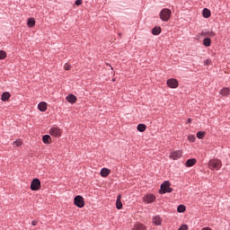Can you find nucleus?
<instances>
[{
	"mask_svg": "<svg viewBox=\"0 0 230 230\" xmlns=\"http://www.w3.org/2000/svg\"><path fill=\"white\" fill-rule=\"evenodd\" d=\"M203 46H205V48H209V46H211V39L205 38L203 40Z\"/></svg>",
	"mask_w": 230,
	"mask_h": 230,
	"instance_id": "19",
	"label": "nucleus"
},
{
	"mask_svg": "<svg viewBox=\"0 0 230 230\" xmlns=\"http://www.w3.org/2000/svg\"><path fill=\"white\" fill-rule=\"evenodd\" d=\"M6 58V52L4 50H0V60H4Z\"/></svg>",
	"mask_w": 230,
	"mask_h": 230,
	"instance_id": "25",
	"label": "nucleus"
},
{
	"mask_svg": "<svg viewBox=\"0 0 230 230\" xmlns=\"http://www.w3.org/2000/svg\"><path fill=\"white\" fill-rule=\"evenodd\" d=\"M116 202H121V195L118 196Z\"/></svg>",
	"mask_w": 230,
	"mask_h": 230,
	"instance_id": "36",
	"label": "nucleus"
},
{
	"mask_svg": "<svg viewBox=\"0 0 230 230\" xmlns=\"http://www.w3.org/2000/svg\"><path fill=\"white\" fill-rule=\"evenodd\" d=\"M201 230H211L209 227H204Z\"/></svg>",
	"mask_w": 230,
	"mask_h": 230,
	"instance_id": "38",
	"label": "nucleus"
},
{
	"mask_svg": "<svg viewBox=\"0 0 230 230\" xmlns=\"http://www.w3.org/2000/svg\"><path fill=\"white\" fill-rule=\"evenodd\" d=\"M208 167L210 170H220L222 168V161L218 159H213L208 162Z\"/></svg>",
	"mask_w": 230,
	"mask_h": 230,
	"instance_id": "2",
	"label": "nucleus"
},
{
	"mask_svg": "<svg viewBox=\"0 0 230 230\" xmlns=\"http://www.w3.org/2000/svg\"><path fill=\"white\" fill-rule=\"evenodd\" d=\"M167 85L171 89H177V87H179V81H177V79L171 78L167 80Z\"/></svg>",
	"mask_w": 230,
	"mask_h": 230,
	"instance_id": "6",
	"label": "nucleus"
},
{
	"mask_svg": "<svg viewBox=\"0 0 230 230\" xmlns=\"http://www.w3.org/2000/svg\"><path fill=\"white\" fill-rule=\"evenodd\" d=\"M204 64H205V66H209V64H211V60L207 59L204 61Z\"/></svg>",
	"mask_w": 230,
	"mask_h": 230,
	"instance_id": "34",
	"label": "nucleus"
},
{
	"mask_svg": "<svg viewBox=\"0 0 230 230\" xmlns=\"http://www.w3.org/2000/svg\"><path fill=\"white\" fill-rule=\"evenodd\" d=\"M66 101L68 102V103H75L76 96H75L74 94H70V95L66 96Z\"/></svg>",
	"mask_w": 230,
	"mask_h": 230,
	"instance_id": "13",
	"label": "nucleus"
},
{
	"mask_svg": "<svg viewBox=\"0 0 230 230\" xmlns=\"http://www.w3.org/2000/svg\"><path fill=\"white\" fill-rule=\"evenodd\" d=\"M221 96H229L230 94V90L228 87H225L220 91Z\"/></svg>",
	"mask_w": 230,
	"mask_h": 230,
	"instance_id": "17",
	"label": "nucleus"
},
{
	"mask_svg": "<svg viewBox=\"0 0 230 230\" xmlns=\"http://www.w3.org/2000/svg\"><path fill=\"white\" fill-rule=\"evenodd\" d=\"M27 26H29V28H33V26H35V19L29 18L27 22Z\"/></svg>",
	"mask_w": 230,
	"mask_h": 230,
	"instance_id": "21",
	"label": "nucleus"
},
{
	"mask_svg": "<svg viewBox=\"0 0 230 230\" xmlns=\"http://www.w3.org/2000/svg\"><path fill=\"white\" fill-rule=\"evenodd\" d=\"M75 206H76L78 208H84V202H75Z\"/></svg>",
	"mask_w": 230,
	"mask_h": 230,
	"instance_id": "28",
	"label": "nucleus"
},
{
	"mask_svg": "<svg viewBox=\"0 0 230 230\" xmlns=\"http://www.w3.org/2000/svg\"><path fill=\"white\" fill-rule=\"evenodd\" d=\"M185 212V206L184 205H179L178 206V213H184Z\"/></svg>",
	"mask_w": 230,
	"mask_h": 230,
	"instance_id": "27",
	"label": "nucleus"
},
{
	"mask_svg": "<svg viewBox=\"0 0 230 230\" xmlns=\"http://www.w3.org/2000/svg\"><path fill=\"white\" fill-rule=\"evenodd\" d=\"M188 229H189V227L187 225H182L181 226L179 227L178 230H188Z\"/></svg>",
	"mask_w": 230,
	"mask_h": 230,
	"instance_id": "32",
	"label": "nucleus"
},
{
	"mask_svg": "<svg viewBox=\"0 0 230 230\" xmlns=\"http://www.w3.org/2000/svg\"><path fill=\"white\" fill-rule=\"evenodd\" d=\"M74 202H84V197L78 195L74 199Z\"/></svg>",
	"mask_w": 230,
	"mask_h": 230,
	"instance_id": "24",
	"label": "nucleus"
},
{
	"mask_svg": "<svg viewBox=\"0 0 230 230\" xmlns=\"http://www.w3.org/2000/svg\"><path fill=\"white\" fill-rule=\"evenodd\" d=\"M188 139L190 141V143H194L195 142V136L190 135L188 137Z\"/></svg>",
	"mask_w": 230,
	"mask_h": 230,
	"instance_id": "30",
	"label": "nucleus"
},
{
	"mask_svg": "<svg viewBox=\"0 0 230 230\" xmlns=\"http://www.w3.org/2000/svg\"><path fill=\"white\" fill-rule=\"evenodd\" d=\"M116 208L118 210L121 209L122 208V202H117L116 203Z\"/></svg>",
	"mask_w": 230,
	"mask_h": 230,
	"instance_id": "31",
	"label": "nucleus"
},
{
	"mask_svg": "<svg viewBox=\"0 0 230 230\" xmlns=\"http://www.w3.org/2000/svg\"><path fill=\"white\" fill-rule=\"evenodd\" d=\"M11 96L12 95L10 94V93L4 92L1 95V100H2V102H8L10 100Z\"/></svg>",
	"mask_w": 230,
	"mask_h": 230,
	"instance_id": "9",
	"label": "nucleus"
},
{
	"mask_svg": "<svg viewBox=\"0 0 230 230\" xmlns=\"http://www.w3.org/2000/svg\"><path fill=\"white\" fill-rule=\"evenodd\" d=\"M49 139H51V137H49V135H45V136H43V137H42V141H43V143H45V144L49 143Z\"/></svg>",
	"mask_w": 230,
	"mask_h": 230,
	"instance_id": "23",
	"label": "nucleus"
},
{
	"mask_svg": "<svg viewBox=\"0 0 230 230\" xmlns=\"http://www.w3.org/2000/svg\"><path fill=\"white\" fill-rule=\"evenodd\" d=\"M169 157L170 159H172V161H177L178 159H181L182 157V151L181 150L172 151Z\"/></svg>",
	"mask_w": 230,
	"mask_h": 230,
	"instance_id": "4",
	"label": "nucleus"
},
{
	"mask_svg": "<svg viewBox=\"0 0 230 230\" xmlns=\"http://www.w3.org/2000/svg\"><path fill=\"white\" fill-rule=\"evenodd\" d=\"M172 17V11L168 8H164L160 12V19L164 22L170 21Z\"/></svg>",
	"mask_w": 230,
	"mask_h": 230,
	"instance_id": "3",
	"label": "nucleus"
},
{
	"mask_svg": "<svg viewBox=\"0 0 230 230\" xmlns=\"http://www.w3.org/2000/svg\"><path fill=\"white\" fill-rule=\"evenodd\" d=\"M64 69H65V71H69L71 69V65L65 64Z\"/></svg>",
	"mask_w": 230,
	"mask_h": 230,
	"instance_id": "33",
	"label": "nucleus"
},
{
	"mask_svg": "<svg viewBox=\"0 0 230 230\" xmlns=\"http://www.w3.org/2000/svg\"><path fill=\"white\" fill-rule=\"evenodd\" d=\"M110 173H111V170H109L108 168H102L101 170L102 177H109Z\"/></svg>",
	"mask_w": 230,
	"mask_h": 230,
	"instance_id": "12",
	"label": "nucleus"
},
{
	"mask_svg": "<svg viewBox=\"0 0 230 230\" xmlns=\"http://www.w3.org/2000/svg\"><path fill=\"white\" fill-rule=\"evenodd\" d=\"M133 230H146V226L141 223H137L136 225H134Z\"/></svg>",
	"mask_w": 230,
	"mask_h": 230,
	"instance_id": "15",
	"label": "nucleus"
},
{
	"mask_svg": "<svg viewBox=\"0 0 230 230\" xmlns=\"http://www.w3.org/2000/svg\"><path fill=\"white\" fill-rule=\"evenodd\" d=\"M204 136H206V133L203 132V131H199V132L197 133V137H198V139H202V138L204 137Z\"/></svg>",
	"mask_w": 230,
	"mask_h": 230,
	"instance_id": "26",
	"label": "nucleus"
},
{
	"mask_svg": "<svg viewBox=\"0 0 230 230\" xmlns=\"http://www.w3.org/2000/svg\"><path fill=\"white\" fill-rule=\"evenodd\" d=\"M40 188V180L39 179L32 180L31 183V190H32V191H37L39 190Z\"/></svg>",
	"mask_w": 230,
	"mask_h": 230,
	"instance_id": "5",
	"label": "nucleus"
},
{
	"mask_svg": "<svg viewBox=\"0 0 230 230\" xmlns=\"http://www.w3.org/2000/svg\"><path fill=\"white\" fill-rule=\"evenodd\" d=\"M153 35H159L161 33V27H155L152 30Z\"/></svg>",
	"mask_w": 230,
	"mask_h": 230,
	"instance_id": "22",
	"label": "nucleus"
},
{
	"mask_svg": "<svg viewBox=\"0 0 230 230\" xmlns=\"http://www.w3.org/2000/svg\"><path fill=\"white\" fill-rule=\"evenodd\" d=\"M75 4L76 6H80L82 4V0H76Z\"/></svg>",
	"mask_w": 230,
	"mask_h": 230,
	"instance_id": "35",
	"label": "nucleus"
},
{
	"mask_svg": "<svg viewBox=\"0 0 230 230\" xmlns=\"http://www.w3.org/2000/svg\"><path fill=\"white\" fill-rule=\"evenodd\" d=\"M153 224H155L156 226H159L162 225V218L159 217L158 216H155L153 217Z\"/></svg>",
	"mask_w": 230,
	"mask_h": 230,
	"instance_id": "11",
	"label": "nucleus"
},
{
	"mask_svg": "<svg viewBox=\"0 0 230 230\" xmlns=\"http://www.w3.org/2000/svg\"><path fill=\"white\" fill-rule=\"evenodd\" d=\"M155 200V196L154 194H147L144 197V202H154Z\"/></svg>",
	"mask_w": 230,
	"mask_h": 230,
	"instance_id": "8",
	"label": "nucleus"
},
{
	"mask_svg": "<svg viewBox=\"0 0 230 230\" xmlns=\"http://www.w3.org/2000/svg\"><path fill=\"white\" fill-rule=\"evenodd\" d=\"M137 128L138 132H145L146 130V125L138 124Z\"/></svg>",
	"mask_w": 230,
	"mask_h": 230,
	"instance_id": "20",
	"label": "nucleus"
},
{
	"mask_svg": "<svg viewBox=\"0 0 230 230\" xmlns=\"http://www.w3.org/2000/svg\"><path fill=\"white\" fill-rule=\"evenodd\" d=\"M202 37H215V32L213 31H208L201 32Z\"/></svg>",
	"mask_w": 230,
	"mask_h": 230,
	"instance_id": "16",
	"label": "nucleus"
},
{
	"mask_svg": "<svg viewBox=\"0 0 230 230\" xmlns=\"http://www.w3.org/2000/svg\"><path fill=\"white\" fill-rule=\"evenodd\" d=\"M171 186L172 184L170 183V181H164L160 187L159 193H161L162 195H164V193H172V191H173V189H172Z\"/></svg>",
	"mask_w": 230,
	"mask_h": 230,
	"instance_id": "1",
	"label": "nucleus"
},
{
	"mask_svg": "<svg viewBox=\"0 0 230 230\" xmlns=\"http://www.w3.org/2000/svg\"><path fill=\"white\" fill-rule=\"evenodd\" d=\"M49 134L54 137H60V136L62 135V131H60V128H52L49 131Z\"/></svg>",
	"mask_w": 230,
	"mask_h": 230,
	"instance_id": "7",
	"label": "nucleus"
},
{
	"mask_svg": "<svg viewBox=\"0 0 230 230\" xmlns=\"http://www.w3.org/2000/svg\"><path fill=\"white\" fill-rule=\"evenodd\" d=\"M188 123H191V119H188Z\"/></svg>",
	"mask_w": 230,
	"mask_h": 230,
	"instance_id": "39",
	"label": "nucleus"
},
{
	"mask_svg": "<svg viewBox=\"0 0 230 230\" xmlns=\"http://www.w3.org/2000/svg\"><path fill=\"white\" fill-rule=\"evenodd\" d=\"M13 145H16V146H21L22 145V140L19 139L13 142Z\"/></svg>",
	"mask_w": 230,
	"mask_h": 230,
	"instance_id": "29",
	"label": "nucleus"
},
{
	"mask_svg": "<svg viewBox=\"0 0 230 230\" xmlns=\"http://www.w3.org/2000/svg\"><path fill=\"white\" fill-rule=\"evenodd\" d=\"M202 13H203V17L205 19H208V17H211V11H209V9H208V8L203 9Z\"/></svg>",
	"mask_w": 230,
	"mask_h": 230,
	"instance_id": "18",
	"label": "nucleus"
},
{
	"mask_svg": "<svg viewBox=\"0 0 230 230\" xmlns=\"http://www.w3.org/2000/svg\"><path fill=\"white\" fill-rule=\"evenodd\" d=\"M39 111H40L41 112H46L47 109H48V103L46 102H40L38 105Z\"/></svg>",
	"mask_w": 230,
	"mask_h": 230,
	"instance_id": "10",
	"label": "nucleus"
},
{
	"mask_svg": "<svg viewBox=\"0 0 230 230\" xmlns=\"http://www.w3.org/2000/svg\"><path fill=\"white\" fill-rule=\"evenodd\" d=\"M194 164H197V159H195V158L189 159L186 162V166H188V167L194 166Z\"/></svg>",
	"mask_w": 230,
	"mask_h": 230,
	"instance_id": "14",
	"label": "nucleus"
},
{
	"mask_svg": "<svg viewBox=\"0 0 230 230\" xmlns=\"http://www.w3.org/2000/svg\"><path fill=\"white\" fill-rule=\"evenodd\" d=\"M31 224L33 226H35L38 224V221L33 220Z\"/></svg>",
	"mask_w": 230,
	"mask_h": 230,
	"instance_id": "37",
	"label": "nucleus"
}]
</instances>
